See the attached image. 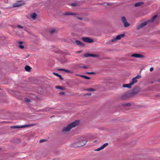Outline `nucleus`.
<instances>
[{"mask_svg": "<svg viewBox=\"0 0 160 160\" xmlns=\"http://www.w3.org/2000/svg\"><path fill=\"white\" fill-rule=\"evenodd\" d=\"M79 123V122L78 120H76L69 124L66 127H64L62 130V132L64 133H66L69 132L70 130L73 128L75 127Z\"/></svg>", "mask_w": 160, "mask_h": 160, "instance_id": "nucleus-1", "label": "nucleus"}, {"mask_svg": "<svg viewBox=\"0 0 160 160\" xmlns=\"http://www.w3.org/2000/svg\"><path fill=\"white\" fill-rule=\"evenodd\" d=\"M85 140L80 139L78 141L75 142L72 144L73 147H78L83 146L85 145L87 142Z\"/></svg>", "mask_w": 160, "mask_h": 160, "instance_id": "nucleus-2", "label": "nucleus"}, {"mask_svg": "<svg viewBox=\"0 0 160 160\" xmlns=\"http://www.w3.org/2000/svg\"><path fill=\"white\" fill-rule=\"evenodd\" d=\"M132 97V94L130 91L123 93L121 96V99L122 100H127Z\"/></svg>", "mask_w": 160, "mask_h": 160, "instance_id": "nucleus-3", "label": "nucleus"}, {"mask_svg": "<svg viewBox=\"0 0 160 160\" xmlns=\"http://www.w3.org/2000/svg\"><path fill=\"white\" fill-rule=\"evenodd\" d=\"M125 36V34H123L118 35L116 37L113 38L108 42L109 44H110L111 42H114L117 40H120L121 38H123Z\"/></svg>", "mask_w": 160, "mask_h": 160, "instance_id": "nucleus-4", "label": "nucleus"}, {"mask_svg": "<svg viewBox=\"0 0 160 160\" xmlns=\"http://www.w3.org/2000/svg\"><path fill=\"white\" fill-rule=\"evenodd\" d=\"M37 125V123H35L33 124H29L25 125H22L21 126H12L11 127V128L16 129L20 128H26L28 127L32 126Z\"/></svg>", "mask_w": 160, "mask_h": 160, "instance_id": "nucleus-5", "label": "nucleus"}, {"mask_svg": "<svg viewBox=\"0 0 160 160\" xmlns=\"http://www.w3.org/2000/svg\"><path fill=\"white\" fill-rule=\"evenodd\" d=\"M121 21L123 23L124 27H128L130 25V23L127 21V19L125 17H122Z\"/></svg>", "mask_w": 160, "mask_h": 160, "instance_id": "nucleus-6", "label": "nucleus"}, {"mask_svg": "<svg viewBox=\"0 0 160 160\" xmlns=\"http://www.w3.org/2000/svg\"><path fill=\"white\" fill-rule=\"evenodd\" d=\"M141 78V76L140 75H138L137 76L133 78L132 80L130 82V83L131 85L132 86L135 83L137 82H138V79H140Z\"/></svg>", "mask_w": 160, "mask_h": 160, "instance_id": "nucleus-7", "label": "nucleus"}, {"mask_svg": "<svg viewBox=\"0 0 160 160\" xmlns=\"http://www.w3.org/2000/svg\"><path fill=\"white\" fill-rule=\"evenodd\" d=\"M24 4V3L23 1H18L14 3L13 5V7H18Z\"/></svg>", "mask_w": 160, "mask_h": 160, "instance_id": "nucleus-8", "label": "nucleus"}, {"mask_svg": "<svg viewBox=\"0 0 160 160\" xmlns=\"http://www.w3.org/2000/svg\"><path fill=\"white\" fill-rule=\"evenodd\" d=\"M140 89L138 87H136L134 88L132 91H130L131 92V93L132 94V97L135 95L137 94L140 91Z\"/></svg>", "mask_w": 160, "mask_h": 160, "instance_id": "nucleus-9", "label": "nucleus"}, {"mask_svg": "<svg viewBox=\"0 0 160 160\" xmlns=\"http://www.w3.org/2000/svg\"><path fill=\"white\" fill-rule=\"evenodd\" d=\"M158 15H155L153 16L152 18L148 20L147 21H148V24H152L154 23L156 21V19L158 17Z\"/></svg>", "mask_w": 160, "mask_h": 160, "instance_id": "nucleus-10", "label": "nucleus"}, {"mask_svg": "<svg viewBox=\"0 0 160 160\" xmlns=\"http://www.w3.org/2000/svg\"><path fill=\"white\" fill-rule=\"evenodd\" d=\"M148 24V21H146L138 25L137 27V30H139Z\"/></svg>", "mask_w": 160, "mask_h": 160, "instance_id": "nucleus-11", "label": "nucleus"}, {"mask_svg": "<svg viewBox=\"0 0 160 160\" xmlns=\"http://www.w3.org/2000/svg\"><path fill=\"white\" fill-rule=\"evenodd\" d=\"M82 39L83 41L87 42L92 43L93 41V39L87 37H83Z\"/></svg>", "mask_w": 160, "mask_h": 160, "instance_id": "nucleus-12", "label": "nucleus"}, {"mask_svg": "<svg viewBox=\"0 0 160 160\" xmlns=\"http://www.w3.org/2000/svg\"><path fill=\"white\" fill-rule=\"evenodd\" d=\"M85 57H98L99 56L98 55L95 54L91 53H86L84 54Z\"/></svg>", "mask_w": 160, "mask_h": 160, "instance_id": "nucleus-13", "label": "nucleus"}, {"mask_svg": "<svg viewBox=\"0 0 160 160\" xmlns=\"http://www.w3.org/2000/svg\"><path fill=\"white\" fill-rule=\"evenodd\" d=\"M108 143H106L103 144L100 147L96 149L95 150V151H100L101 150L103 149L104 148L106 147L108 145Z\"/></svg>", "mask_w": 160, "mask_h": 160, "instance_id": "nucleus-14", "label": "nucleus"}, {"mask_svg": "<svg viewBox=\"0 0 160 160\" xmlns=\"http://www.w3.org/2000/svg\"><path fill=\"white\" fill-rule=\"evenodd\" d=\"M132 57H134L138 58H143L144 56L140 54L135 53L131 55Z\"/></svg>", "mask_w": 160, "mask_h": 160, "instance_id": "nucleus-15", "label": "nucleus"}, {"mask_svg": "<svg viewBox=\"0 0 160 160\" xmlns=\"http://www.w3.org/2000/svg\"><path fill=\"white\" fill-rule=\"evenodd\" d=\"M58 71H63L65 72H68V73H73V72L69 70L68 69H63V68H61V69H58Z\"/></svg>", "mask_w": 160, "mask_h": 160, "instance_id": "nucleus-16", "label": "nucleus"}, {"mask_svg": "<svg viewBox=\"0 0 160 160\" xmlns=\"http://www.w3.org/2000/svg\"><path fill=\"white\" fill-rule=\"evenodd\" d=\"M75 42L76 43L77 45H79L80 46L83 47L84 46V44L79 40L75 41Z\"/></svg>", "mask_w": 160, "mask_h": 160, "instance_id": "nucleus-17", "label": "nucleus"}, {"mask_svg": "<svg viewBox=\"0 0 160 160\" xmlns=\"http://www.w3.org/2000/svg\"><path fill=\"white\" fill-rule=\"evenodd\" d=\"M63 15H76V14L70 12H64Z\"/></svg>", "mask_w": 160, "mask_h": 160, "instance_id": "nucleus-18", "label": "nucleus"}, {"mask_svg": "<svg viewBox=\"0 0 160 160\" xmlns=\"http://www.w3.org/2000/svg\"><path fill=\"white\" fill-rule=\"evenodd\" d=\"M31 18L33 20H35L37 18V14L36 13H33L30 14Z\"/></svg>", "mask_w": 160, "mask_h": 160, "instance_id": "nucleus-19", "label": "nucleus"}, {"mask_svg": "<svg viewBox=\"0 0 160 160\" xmlns=\"http://www.w3.org/2000/svg\"><path fill=\"white\" fill-rule=\"evenodd\" d=\"M144 4V3L143 2H139L136 3L135 5L134 6L135 7H138L141 6L142 5H143Z\"/></svg>", "mask_w": 160, "mask_h": 160, "instance_id": "nucleus-20", "label": "nucleus"}, {"mask_svg": "<svg viewBox=\"0 0 160 160\" xmlns=\"http://www.w3.org/2000/svg\"><path fill=\"white\" fill-rule=\"evenodd\" d=\"M53 73L54 75L58 77L61 80H63V78L62 77L61 75L58 73L54 72Z\"/></svg>", "mask_w": 160, "mask_h": 160, "instance_id": "nucleus-21", "label": "nucleus"}, {"mask_svg": "<svg viewBox=\"0 0 160 160\" xmlns=\"http://www.w3.org/2000/svg\"><path fill=\"white\" fill-rule=\"evenodd\" d=\"M122 87L123 88H131L132 87V86L129 83L128 84H124L122 85Z\"/></svg>", "mask_w": 160, "mask_h": 160, "instance_id": "nucleus-22", "label": "nucleus"}, {"mask_svg": "<svg viewBox=\"0 0 160 160\" xmlns=\"http://www.w3.org/2000/svg\"><path fill=\"white\" fill-rule=\"evenodd\" d=\"M85 91H89V92H91V91H95V89L93 88H87L85 89L84 90Z\"/></svg>", "mask_w": 160, "mask_h": 160, "instance_id": "nucleus-23", "label": "nucleus"}, {"mask_svg": "<svg viewBox=\"0 0 160 160\" xmlns=\"http://www.w3.org/2000/svg\"><path fill=\"white\" fill-rule=\"evenodd\" d=\"M25 69L27 71H29L31 69V68L29 66H26L25 67Z\"/></svg>", "mask_w": 160, "mask_h": 160, "instance_id": "nucleus-24", "label": "nucleus"}, {"mask_svg": "<svg viewBox=\"0 0 160 160\" xmlns=\"http://www.w3.org/2000/svg\"><path fill=\"white\" fill-rule=\"evenodd\" d=\"M79 76H80L81 77L85 79H90V78L89 77H87V76L83 75H78Z\"/></svg>", "mask_w": 160, "mask_h": 160, "instance_id": "nucleus-25", "label": "nucleus"}, {"mask_svg": "<svg viewBox=\"0 0 160 160\" xmlns=\"http://www.w3.org/2000/svg\"><path fill=\"white\" fill-rule=\"evenodd\" d=\"M53 109L52 108H47L46 109L45 111L47 112H52L53 110Z\"/></svg>", "mask_w": 160, "mask_h": 160, "instance_id": "nucleus-26", "label": "nucleus"}, {"mask_svg": "<svg viewBox=\"0 0 160 160\" xmlns=\"http://www.w3.org/2000/svg\"><path fill=\"white\" fill-rule=\"evenodd\" d=\"M22 42H19L18 43L19 44V47L20 48L23 49L24 48V46L22 45Z\"/></svg>", "mask_w": 160, "mask_h": 160, "instance_id": "nucleus-27", "label": "nucleus"}, {"mask_svg": "<svg viewBox=\"0 0 160 160\" xmlns=\"http://www.w3.org/2000/svg\"><path fill=\"white\" fill-rule=\"evenodd\" d=\"M131 103H126L123 104H122V106L125 107L127 106H129L131 105Z\"/></svg>", "mask_w": 160, "mask_h": 160, "instance_id": "nucleus-28", "label": "nucleus"}, {"mask_svg": "<svg viewBox=\"0 0 160 160\" xmlns=\"http://www.w3.org/2000/svg\"><path fill=\"white\" fill-rule=\"evenodd\" d=\"M56 88L58 89H60L62 90H64L65 89V88L59 86H56Z\"/></svg>", "mask_w": 160, "mask_h": 160, "instance_id": "nucleus-29", "label": "nucleus"}, {"mask_svg": "<svg viewBox=\"0 0 160 160\" xmlns=\"http://www.w3.org/2000/svg\"><path fill=\"white\" fill-rule=\"evenodd\" d=\"M55 32H56L55 29H52L51 30H50V32L51 34H52L54 33Z\"/></svg>", "mask_w": 160, "mask_h": 160, "instance_id": "nucleus-30", "label": "nucleus"}, {"mask_svg": "<svg viewBox=\"0 0 160 160\" xmlns=\"http://www.w3.org/2000/svg\"><path fill=\"white\" fill-rule=\"evenodd\" d=\"M25 101L26 102H30V100L29 99H28L27 98H25Z\"/></svg>", "mask_w": 160, "mask_h": 160, "instance_id": "nucleus-31", "label": "nucleus"}, {"mask_svg": "<svg viewBox=\"0 0 160 160\" xmlns=\"http://www.w3.org/2000/svg\"><path fill=\"white\" fill-rule=\"evenodd\" d=\"M78 5L77 3H74L71 4V5L73 6H76Z\"/></svg>", "mask_w": 160, "mask_h": 160, "instance_id": "nucleus-32", "label": "nucleus"}, {"mask_svg": "<svg viewBox=\"0 0 160 160\" xmlns=\"http://www.w3.org/2000/svg\"><path fill=\"white\" fill-rule=\"evenodd\" d=\"M86 73L87 74H95V73L94 72H86Z\"/></svg>", "mask_w": 160, "mask_h": 160, "instance_id": "nucleus-33", "label": "nucleus"}, {"mask_svg": "<svg viewBox=\"0 0 160 160\" xmlns=\"http://www.w3.org/2000/svg\"><path fill=\"white\" fill-rule=\"evenodd\" d=\"M17 27L18 28H23V26H22L20 25H18L17 26Z\"/></svg>", "mask_w": 160, "mask_h": 160, "instance_id": "nucleus-34", "label": "nucleus"}, {"mask_svg": "<svg viewBox=\"0 0 160 160\" xmlns=\"http://www.w3.org/2000/svg\"><path fill=\"white\" fill-rule=\"evenodd\" d=\"M80 67H82L84 69H88V67H87V66H80Z\"/></svg>", "mask_w": 160, "mask_h": 160, "instance_id": "nucleus-35", "label": "nucleus"}, {"mask_svg": "<svg viewBox=\"0 0 160 160\" xmlns=\"http://www.w3.org/2000/svg\"><path fill=\"white\" fill-rule=\"evenodd\" d=\"M45 139H41L40 140L39 142H42L45 141Z\"/></svg>", "mask_w": 160, "mask_h": 160, "instance_id": "nucleus-36", "label": "nucleus"}, {"mask_svg": "<svg viewBox=\"0 0 160 160\" xmlns=\"http://www.w3.org/2000/svg\"><path fill=\"white\" fill-rule=\"evenodd\" d=\"M65 93L63 92H60L59 93V94L60 95H64Z\"/></svg>", "mask_w": 160, "mask_h": 160, "instance_id": "nucleus-37", "label": "nucleus"}, {"mask_svg": "<svg viewBox=\"0 0 160 160\" xmlns=\"http://www.w3.org/2000/svg\"><path fill=\"white\" fill-rule=\"evenodd\" d=\"M91 95V93H88L86 94L85 95H84V96H86V95L90 96Z\"/></svg>", "mask_w": 160, "mask_h": 160, "instance_id": "nucleus-38", "label": "nucleus"}, {"mask_svg": "<svg viewBox=\"0 0 160 160\" xmlns=\"http://www.w3.org/2000/svg\"><path fill=\"white\" fill-rule=\"evenodd\" d=\"M153 68L152 67L150 68V71L152 72L153 71Z\"/></svg>", "mask_w": 160, "mask_h": 160, "instance_id": "nucleus-39", "label": "nucleus"}, {"mask_svg": "<svg viewBox=\"0 0 160 160\" xmlns=\"http://www.w3.org/2000/svg\"><path fill=\"white\" fill-rule=\"evenodd\" d=\"M157 82H160V78L158 79V80H157Z\"/></svg>", "mask_w": 160, "mask_h": 160, "instance_id": "nucleus-40", "label": "nucleus"}, {"mask_svg": "<svg viewBox=\"0 0 160 160\" xmlns=\"http://www.w3.org/2000/svg\"><path fill=\"white\" fill-rule=\"evenodd\" d=\"M78 19H79L80 20H82V18H79Z\"/></svg>", "mask_w": 160, "mask_h": 160, "instance_id": "nucleus-41", "label": "nucleus"}, {"mask_svg": "<svg viewBox=\"0 0 160 160\" xmlns=\"http://www.w3.org/2000/svg\"><path fill=\"white\" fill-rule=\"evenodd\" d=\"M24 30L25 31H26V28H24Z\"/></svg>", "mask_w": 160, "mask_h": 160, "instance_id": "nucleus-42", "label": "nucleus"}, {"mask_svg": "<svg viewBox=\"0 0 160 160\" xmlns=\"http://www.w3.org/2000/svg\"><path fill=\"white\" fill-rule=\"evenodd\" d=\"M97 140H95V141H94V142H97Z\"/></svg>", "mask_w": 160, "mask_h": 160, "instance_id": "nucleus-43", "label": "nucleus"}, {"mask_svg": "<svg viewBox=\"0 0 160 160\" xmlns=\"http://www.w3.org/2000/svg\"><path fill=\"white\" fill-rule=\"evenodd\" d=\"M82 52L81 51H79L78 52H79V53H80V52Z\"/></svg>", "mask_w": 160, "mask_h": 160, "instance_id": "nucleus-44", "label": "nucleus"}, {"mask_svg": "<svg viewBox=\"0 0 160 160\" xmlns=\"http://www.w3.org/2000/svg\"><path fill=\"white\" fill-rule=\"evenodd\" d=\"M107 4H108V5H111V4H108V3H107Z\"/></svg>", "mask_w": 160, "mask_h": 160, "instance_id": "nucleus-45", "label": "nucleus"}, {"mask_svg": "<svg viewBox=\"0 0 160 160\" xmlns=\"http://www.w3.org/2000/svg\"><path fill=\"white\" fill-rule=\"evenodd\" d=\"M1 13V11H0V13Z\"/></svg>", "mask_w": 160, "mask_h": 160, "instance_id": "nucleus-46", "label": "nucleus"}, {"mask_svg": "<svg viewBox=\"0 0 160 160\" xmlns=\"http://www.w3.org/2000/svg\"><path fill=\"white\" fill-rule=\"evenodd\" d=\"M1 149V148H0V150Z\"/></svg>", "mask_w": 160, "mask_h": 160, "instance_id": "nucleus-47", "label": "nucleus"}]
</instances>
